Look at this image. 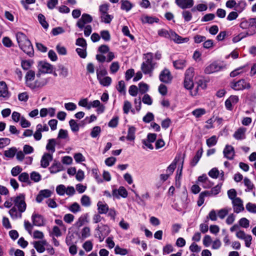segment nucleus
Returning <instances> with one entry per match:
<instances>
[{"mask_svg": "<svg viewBox=\"0 0 256 256\" xmlns=\"http://www.w3.org/2000/svg\"><path fill=\"white\" fill-rule=\"evenodd\" d=\"M16 38L19 47L26 54L30 55L32 54L33 47L26 36L21 32L16 34Z\"/></svg>", "mask_w": 256, "mask_h": 256, "instance_id": "1", "label": "nucleus"}, {"mask_svg": "<svg viewBox=\"0 0 256 256\" xmlns=\"http://www.w3.org/2000/svg\"><path fill=\"white\" fill-rule=\"evenodd\" d=\"M153 54L148 52L144 54L145 60L142 63L141 70L145 74H148L151 76L154 68V63L152 62Z\"/></svg>", "mask_w": 256, "mask_h": 256, "instance_id": "2", "label": "nucleus"}, {"mask_svg": "<svg viewBox=\"0 0 256 256\" xmlns=\"http://www.w3.org/2000/svg\"><path fill=\"white\" fill-rule=\"evenodd\" d=\"M240 26L243 29L249 30V32H246V35L251 36L254 34L256 30V18L244 20L240 23Z\"/></svg>", "mask_w": 256, "mask_h": 256, "instance_id": "3", "label": "nucleus"}, {"mask_svg": "<svg viewBox=\"0 0 256 256\" xmlns=\"http://www.w3.org/2000/svg\"><path fill=\"white\" fill-rule=\"evenodd\" d=\"M230 86L235 90H242L244 89H250L251 88L250 83L244 79H240L238 81H232L230 84Z\"/></svg>", "mask_w": 256, "mask_h": 256, "instance_id": "4", "label": "nucleus"}, {"mask_svg": "<svg viewBox=\"0 0 256 256\" xmlns=\"http://www.w3.org/2000/svg\"><path fill=\"white\" fill-rule=\"evenodd\" d=\"M54 70L53 66L45 62H40L38 64L37 77H40L42 74H52Z\"/></svg>", "mask_w": 256, "mask_h": 256, "instance_id": "5", "label": "nucleus"}, {"mask_svg": "<svg viewBox=\"0 0 256 256\" xmlns=\"http://www.w3.org/2000/svg\"><path fill=\"white\" fill-rule=\"evenodd\" d=\"M14 207L17 208L21 212H24L26 210V204L25 202L24 196L20 194L14 197Z\"/></svg>", "mask_w": 256, "mask_h": 256, "instance_id": "6", "label": "nucleus"}, {"mask_svg": "<svg viewBox=\"0 0 256 256\" xmlns=\"http://www.w3.org/2000/svg\"><path fill=\"white\" fill-rule=\"evenodd\" d=\"M194 69L189 68L186 72V76L184 82V86L188 90H191L194 86Z\"/></svg>", "mask_w": 256, "mask_h": 256, "instance_id": "7", "label": "nucleus"}, {"mask_svg": "<svg viewBox=\"0 0 256 256\" xmlns=\"http://www.w3.org/2000/svg\"><path fill=\"white\" fill-rule=\"evenodd\" d=\"M98 232L100 241L102 242L106 236L110 232V227L106 224H102L98 225L96 228Z\"/></svg>", "mask_w": 256, "mask_h": 256, "instance_id": "8", "label": "nucleus"}, {"mask_svg": "<svg viewBox=\"0 0 256 256\" xmlns=\"http://www.w3.org/2000/svg\"><path fill=\"white\" fill-rule=\"evenodd\" d=\"M92 20V18L91 16L87 14H84L78 21L76 26L80 29H82L86 24L90 23Z\"/></svg>", "mask_w": 256, "mask_h": 256, "instance_id": "9", "label": "nucleus"}, {"mask_svg": "<svg viewBox=\"0 0 256 256\" xmlns=\"http://www.w3.org/2000/svg\"><path fill=\"white\" fill-rule=\"evenodd\" d=\"M223 68H224V66L216 62H214L206 68L204 72L206 74H210L214 72H219Z\"/></svg>", "mask_w": 256, "mask_h": 256, "instance_id": "10", "label": "nucleus"}, {"mask_svg": "<svg viewBox=\"0 0 256 256\" xmlns=\"http://www.w3.org/2000/svg\"><path fill=\"white\" fill-rule=\"evenodd\" d=\"M232 202V208L234 212L238 214L244 210V206L242 200L238 198L234 199Z\"/></svg>", "mask_w": 256, "mask_h": 256, "instance_id": "11", "label": "nucleus"}, {"mask_svg": "<svg viewBox=\"0 0 256 256\" xmlns=\"http://www.w3.org/2000/svg\"><path fill=\"white\" fill-rule=\"evenodd\" d=\"M160 80L164 83H170L172 80V76L168 69L164 68L160 74Z\"/></svg>", "mask_w": 256, "mask_h": 256, "instance_id": "12", "label": "nucleus"}, {"mask_svg": "<svg viewBox=\"0 0 256 256\" xmlns=\"http://www.w3.org/2000/svg\"><path fill=\"white\" fill-rule=\"evenodd\" d=\"M176 4L182 9H187L192 8L194 4V0H175Z\"/></svg>", "mask_w": 256, "mask_h": 256, "instance_id": "13", "label": "nucleus"}, {"mask_svg": "<svg viewBox=\"0 0 256 256\" xmlns=\"http://www.w3.org/2000/svg\"><path fill=\"white\" fill-rule=\"evenodd\" d=\"M112 194L116 198H120V196L126 198L128 196V192L124 186H120L118 190H113Z\"/></svg>", "mask_w": 256, "mask_h": 256, "instance_id": "14", "label": "nucleus"}, {"mask_svg": "<svg viewBox=\"0 0 256 256\" xmlns=\"http://www.w3.org/2000/svg\"><path fill=\"white\" fill-rule=\"evenodd\" d=\"M52 194V192L49 190H41L36 198V201L40 203L44 198H50Z\"/></svg>", "mask_w": 256, "mask_h": 256, "instance_id": "15", "label": "nucleus"}, {"mask_svg": "<svg viewBox=\"0 0 256 256\" xmlns=\"http://www.w3.org/2000/svg\"><path fill=\"white\" fill-rule=\"evenodd\" d=\"M90 109L92 108H97L96 111L98 114H102L105 110V106L104 105L101 104L99 100H94L92 102H90Z\"/></svg>", "mask_w": 256, "mask_h": 256, "instance_id": "16", "label": "nucleus"}, {"mask_svg": "<svg viewBox=\"0 0 256 256\" xmlns=\"http://www.w3.org/2000/svg\"><path fill=\"white\" fill-rule=\"evenodd\" d=\"M52 154L50 153H44L40 160L42 167L46 168L49 166L50 162L52 160Z\"/></svg>", "mask_w": 256, "mask_h": 256, "instance_id": "17", "label": "nucleus"}, {"mask_svg": "<svg viewBox=\"0 0 256 256\" xmlns=\"http://www.w3.org/2000/svg\"><path fill=\"white\" fill-rule=\"evenodd\" d=\"M223 154L226 158L230 160H232L234 156V148L232 146L226 145L224 150Z\"/></svg>", "mask_w": 256, "mask_h": 256, "instance_id": "18", "label": "nucleus"}, {"mask_svg": "<svg viewBox=\"0 0 256 256\" xmlns=\"http://www.w3.org/2000/svg\"><path fill=\"white\" fill-rule=\"evenodd\" d=\"M33 224L36 226H42L44 225V219L42 216L34 213L32 216Z\"/></svg>", "mask_w": 256, "mask_h": 256, "instance_id": "19", "label": "nucleus"}, {"mask_svg": "<svg viewBox=\"0 0 256 256\" xmlns=\"http://www.w3.org/2000/svg\"><path fill=\"white\" fill-rule=\"evenodd\" d=\"M170 39L177 44H182L187 42L189 40L188 38H183L178 35L176 33L172 30L171 32Z\"/></svg>", "mask_w": 256, "mask_h": 256, "instance_id": "20", "label": "nucleus"}, {"mask_svg": "<svg viewBox=\"0 0 256 256\" xmlns=\"http://www.w3.org/2000/svg\"><path fill=\"white\" fill-rule=\"evenodd\" d=\"M89 222V216L88 214H84L81 215L74 225L77 228H80Z\"/></svg>", "mask_w": 256, "mask_h": 256, "instance_id": "21", "label": "nucleus"}, {"mask_svg": "<svg viewBox=\"0 0 256 256\" xmlns=\"http://www.w3.org/2000/svg\"><path fill=\"white\" fill-rule=\"evenodd\" d=\"M49 79L44 78L42 80H36L35 82H33L30 86L32 87H29L32 90H34L38 88H40L47 84L48 82Z\"/></svg>", "mask_w": 256, "mask_h": 256, "instance_id": "22", "label": "nucleus"}, {"mask_svg": "<svg viewBox=\"0 0 256 256\" xmlns=\"http://www.w3.org/2000/svg\"><path fill=\"white\" fill-rule=\"evenodd\" d=\"M34 246L36 250L40 253L43 252L45 250L44 246L47 245V242L46 240L34 242Z\"/></svg>", "mask_w": 256, "mask_h": 256, "instance_id": "23", "label": "nucleus"}, {"mask_svg": "<svg viewBox=\"0 0 256 256\" xmlns=\"http://www.w3.org/2000/svg\"><path fill=\"white\" fill-rule=\"evenodd\" d=\"M35 78V72L32 70H29L26 72L25 79L26 84L28 87H32L31 84L33 82L32 81L34 80Z\"/></svg>", "mask_w": 256, "mask_h": 256, "instance_id": "24", "label": "nucleus"}, {"mask_svg": "<svg viewBox=\"0 0 256 256\" xmlns=\"http://www.w3.org/2000/svg\"><path fill=\"white\" fill-rule=\"evenodd\" d=\"M9 93L6 82H0V98H8Z\"/></svg>", "mask_w": 256, "mask_h": 256, "instance_id": "25", "label": "nucleus"}, {"mask_svg": "<svg viewBox=\"0 0 256 256\" xmlns=\"http://www.w3.org/2000/svg\"><path fill=\"white\" fill-rule=\"evenodd\" d=\"M246 128H239L234 134V137L238 140H241L245 138V133Z\"/></svg>", "mask_w": 256, "mask_h": 256, "instance_id": "26", "label": "nucleus"}, {"mask_svg": "<svg viewBox=\"0 0 256 256\" xmlns=\"http://www.w3.org/2000/svg\"><path fill=\"white\" fill-rule=\"evenodd\" d=\"M158 19L156 17L150 16L146 15L142 16L141 18L142 22L143 24H152L154 22H158Z\"/></svg>", "mask_w": 256, "mask_h": 256, "instance_id": "27", "label": "nucleus"}, {"mask_svg": "<svg viewBox=\"0 0 256 256\" xmlns=\"http://www.w3.org/2000/svg\"><path fill=\"white\" fill-rule=\"evenodd\" d=\"M8 212L11 218L12 219L16 220L21 218L22 216V214L23 212H20L18 209L17 210L16 208L14 206L9 210Z\"/></svg>", "mask_w": 256, "mask_h": 256, "instance_id": "28", "label": "nucleus"}, {"mask_svg": "<svg viewBox=\"0 0 256 256\" xmlns=\"http://www.w3.org/2000/svg\"><path fill=\"white\" fill-rule=\"evenodd\" d=\"M51 174H56L63 170L62 164L59 162H54L49 168Z\"/></svg>", "mask_w": 256, "mask_h": 256, "instance_id": "29", "label": "nucleus"}, {"mask_svg": "<svg viewBox=\"0 0 256 256\" xmlns=\"http://www.w3.org/2000/svg\"><path fill=\"white\" fill-rule=\"evenodd\" d=\"M98 213L100 214H105L108 211V204L102 202H98L97 204Z\"/></svg>", "mask_w": 256, "mask_h": 256, "instance_id": "30", "label": "nucleus"}, {"mask_svg": "<svg viewBox=\"0 0 256 256\" xmlns=\"http://www.w3.org/2000/svg\"><path fill=\"white\" fill-rule=\"evenodd\" d=\"M120 4L121 9L126 12L130 11L134 6L128 0H122Z\"/></svg>", "mask_w": 256, "mask_h": 256, "instance_id": "31", "label": "nucleus"}, {"mask_svg": "<svg viewBox=\"0 0 256 256\" xmlns=\"http://www.w3.org/2000/svg\"><path fill=\"white\" fill-rule=\"evenodd\" d=\"M56 144V141L55 139L52 138L48 140V142L46 146V149L48 150L50 154H52L55 152V146Z\"/></svg>", "mask_w": 256, "mask_h": 256, "instance_id": "32", "label": "nucleus"}, {"mask_svg": "<svg viewBox=\"0 0 256 256\" xmlns=\"http://www.w3.org/2000/svg\"><path fill=\"white\" fill-rule=\"evenodd\" d=\"M206 114V110L204 108H198L192 111V114L196 118H199Z\"/></svg>", "mask_w": 256, "mask_h": 256, "instance_id": "33", "label": "nucleus"}, {"mask_svg": "<svg viewBox=\"0 0 256 256\" xmlns=\"http://www.w3.org/2000/svg\"><path fill=\"white\" fill-rule=\"evenodd\" d=\"M58 70L59 72V76L62 78H66L68 76V68L63 65L58 66Z\"/></svg>", "mask_w": 256, "mask_h": 256, "instance_id": "34", "label": "nucleus"}, {"mask_svg": "<svg viewBox=\"0 0 256 256\" xmlns=\"http://www.w3.org/2000/svg\"><path fill=\"white\" fill-rule=\"evenodd\" d=\"M17 149L15 147H12L4 152V155L8 158H13L16 154Z\"/></svg>", "mask_w": 256, "mask_h": 256, "instance_id": "35", "label": "nucleus"}, {"mask_svg": "<svg viewBox=\"0 0 256 256\" xmlns=\"http://www.w3.org/2000/svg\"><path fill=\"white\" fill-rule=\"evenodd\" d=\"M100 84L104 86H108L110 85L112 80L110 77L106 76L98 80Z\"/></svg>", "mask_w": 256, "mask_h": 256, "instance_id": "36", "label": "nucleus"}, {"mask_svg": "<svg viewBox=\"0 0 256 256\" xmlns=\"http://www.w3.org/2000/svg\"><path fill=\"white\" fill-rule=\"evenodd\" d=\"M171 32H172V30H168L166 29L162 28L158 31V35L160 36L164 37L166 38H170Z\"/></svg>", "mask_w": 256, "mask_h": 256, "instance_id": "37", "label": "nucleus"}, {"mask_svg": "<svg viewBox=\"0 0 256 256\" xmlns=\"http://www.w3.org/2000/svg\"><path fill=\"white\" fill-rule=\"evenodd\" d=\"M90 236V229L88 226L84 227L80 231V238L82 239H85Z\"/></svg>", "mask_w": 256, "mask_h": 256, "instance_id": "38", "label": "nucleus"}, {"mask_svg": "<svg viewBox=\"0 0 256 256\" xmlns=\"http://www.w3.org/2000/svg\"><path fill=\"white\" fill-rule=\"evenodd\" d=\"M174 67L176 69H182L186 66L185 60H178L173 62Z\"/></svg>", "mask_w": 256, "mask_h": 256, "instance_id": "39", "label": "nucleus"}, {"mask_svg": "<svg viewBox=\"0 0 256 256\" xmlns=\"http://www.w3.org/2000/svg\"><path fill=\"white\" fill-rule=\"evenodd\" d=\"M136 128L134 126H130L126 138L128 140L133 141L135 139Z\"/></svg>", "mask_w": 256, "mask_h": 256, "instance_id": "40", "label": "nucleus"}, {"mask_svg": "<svg viewBox=\"0 0 256 256\" xmlns=\"http://www.w3.org/2000/svg\"><path fill=\"white\" fill-rule=\"evenodd\" d=\"M68 209L70 211L74 214L81 211V208L80 205L76 202L68 206Z\"/></svg>", "mask_w": 256, "mask_h": 256, "instance_id": "41", "label": "nucleus"}, {"mask_svg": "<svg viewBox=\"0 0 256 256\" xmlns=\"http://www.w3.org/2000/svg\"><path fill=\"white\" fill-rule=\"evenodd\" d=\"M96 78L98 80L104 77L107 74V71L106 69L102 66H100L96 70Z\"/></svg>", "mask_w": 256, "mask_h": 256, "instance_id": "42", "label": "nucleus"}, {"mask_svg": "<svg viewBox=\"0 0 256 256\" xmlns=\"http://www.w3.org/2000/svg\"><path fill=\"white\" fill-rule=\"evenodd\" d=\"M244 186L246 187V192L251 191L254 188V185L252 181L246 177L244 178Z\"/></svg>", "mask_w": 256, "mask_h": 256, "instance_id": "43", "label": "nucleus"}, {"mask_svg": "<svg viewBox=\"0 0 256 256\" xmlns=\"http://www.w3.org/2000/svg\"><path fill=\"white\" fill-rule=\"evenodd\" d=\"M81 204L86 207H88L90 206L91 202L90 198L86 195H84L82 196L80 199Z\"/></svg>", "mask_w": 256, "mask_h": 256, "instance_id": "44", "label": "nucleus"}, {"mask_svg": "<svg viewBox=\"0 0 256 256\" xmlns=\"http://www.w3.org/2000/svg\"><path fill=\"white\" fill-rule=\"evenodd\" d=\"M222 187V184H217L216 186L214 187L210 191H208L209 194L208 196H215L218 194L220 192Z\"/></svg>", "mask_w": 256, "mask_h": 256, "instance_id": "45", "label": "nucleus"}, {"mask_svg": "<svg viewBox=\"0 0 256 256\" xmlns=\"http://www.w3.org/2000/svg\"><path fill=\"white\" fill-rule=\"evenodd\" d=\"M120 64L118 62H114L112 63L110 66V72L112 74H116L120 69Z\"/></svg>", "mask_w": 256, "mask_h": 256, "instance_id": "46", "label": "nucleus"}, {"mask_svg": "<svg viewBox=\"0 0 256 256\" xmlns=\"http://www.w3.org/2000/svg\"><path fill=\"white\" fill-rule=\"evenodd\" d=\"M230 210V208H224L219 210L217 214L218 216L222 220L224 219L228 214Z\"/></svg>", "mask_w": 256, "mask_h": 256, "instance_id": "47", "label": "nucleus"}, {"mask_svg": "<svg viewBox=\"0 0 256 256\" xmlns=\"http://www.w3.org/2000/svg\"><path fill=\"white\" fill-rule=\"evenodd\" d=\"M78 104L79 106L84 107L87 110H90V102L87 98L80 99L78 102Z\"/></svg>", "mask_w": 256, "mask_h": 256, "instance_id": "48", "label": "nucleus"}, {"mask_svg": "<svg viewBox=\"0 0 256 256\" xmlns=\"http://www.w3.org/2000/svg\"><path fill=\"white\" fill-rule=\"evenodd\" d=\"M218 142V138L216 136H213L206 140V143L208 147H212L215 146Z\"/></svg>", "mask_w": 256, "mask_h": 256, "instance_id": "49", "label": "nucleus"}, {"mask_svg": "<svg viewBox=\"0 0 256 256\" xmlns=\"http://www.w3.org/2000/svg\"><path fill=\"white\" fill-rule=\"evenodd\" d=\"M209 192L208 191H204L200 194L199 196L198 200V205L200 206H201L204 202V197L208 196Z\"/></svg>", "mask_w": 256, "mask_h": 256, "instance_id": "50", "label": "nucleus"}, {"mask_svg": "<svg viewBox=\"0 0 256 256\" xmlns=\"http://www.w3.org/2000/svg\"><path fill=\"white\" fill-rule=\"evenodd\" d=\"M138 90L142 94H145L149 89L148 86L146 84L142 82L138 84Z\"/></svg>", "mask_w": 256, "mask_h": 256, "instance_id": "51", "label": "nucleus"}, {"mask_svg": "<svg viewBox=\"0 0 256 256\" xmlns=\"http://www.w3.org/2000/svg\"><path fill=\"white\" fill-rule=\"evenodd\" d=\"M101 132V128L99 126L94 127L90 132V136L93 138L98 137Z\"/></svg>", "mask_w": 256, "mask_h": 256, "instance_id": "52", "label": "nucleus"}, {"mask_svg": "<svg viewBox=\"0 0 256 256\" xmlns=\"http://www.w3.org/2000/svg\"><path fill=\"white\" fill-rule=\"evenodd\" d=\"M114 252L116 254L125 256L128 254V250L126 248H120L118 246H116L114 248Z\"/></svg>", "mask_w": 256, "mask_h": 256, "instance_id": "53", "label": "nucleus"}, {"mask_svg": "<svg viewBox=\"0 0 256 256\" xmlns=\"http://www.w3.org/2000/svg\"><path fill=\"white\" fill-rule=\"evenodd\" d=\"M208 6L206 4H197L194 8L192 9V12H195L196 10H198L199 12H203L207 10Z\"/></svg>", "mask_w": 256, "mask_h": 256, "instance_id": "54", "label": "nucleus"}, {"mask_svg": "<svg viewBox=\"0 0 256 256\" xmlns=\"http://www.w3.org/2000/svg\"><path fill=\"white\" fill-rule=\"evenodd\" d=\"M244 67H240L234 70L230 73V76L234 78L241 74H242L246 71L244 70Z\"/></svg>", "mask_w": 256, "mask_h": 256, "instance_id": "55", "label": "nucleus"}, {"mask_svg": "<svg viewBox=\"0 0 256 256\" xmlns=\"http://www.w3.org/2000/svg\"><path fill=\"white\" fill-rule=\"evenodd\" d=\"M240 226L244 228H248L250 226V221L246 218H242L238 220Z\"/></svg>", "mask_w": 256, "mask_h": 256, "instance_id": "56", "label": "nucleus"}, {"mask_svg": "<svg viewBox=\"0 0 256 256\" xmlns=\"http://www.w3.org/2000/svg\"><path fill=\"white\" fill-rule=\"evenodd\" d=\"M182 14L185 22H190L192 19V14L188 10H184L182 11Z\"/></svg>", "mask_w": 256, "mask_h": 256, "instance_id": "57", "label": "nucleus"}, {"mask_svg": "<svg viewBox=\"0 0 256 256\" xmlns=\"http://www.w3.org/2000/svg\"><path fill=\"white\" fill-rule=\"evenodd\" d=\"M102 21L106 24H109L112 21L113 16L108 14V13L100 15Z\"/></svg>", "mask_w": 256, "mask_h": 256, "instance_id": "58", "label": "nucleus"}, {"mask_svg": "<svg viewBox=\"0 0 256 256\" xmlns=\"http://www.w3.org/2000/svg\"><path fill=\"white\" fill-rule=\"evenodd\" d=\"M116 90L121 94H124L126 93V86L124 80L118 82Z\"/></svg>", "mask_w": 256, "mask_h": 256, "instance_id": "59", "label": "nucleus"}, {"mask_svg": "<svg viewBox=\"0 0 256 256\" xmlns=\"http://www.w3.org/2000/svg\"><path fill=\"white\" fill-rule=\"evenodd\" d=\"M202 155V152L198 151L196 153V156L191 161V165L192 166H195L200 160Z\"/></svg>", "mask_w": 256, "mask_h": 256, "instance_id": "60", "label": "nucleus"}, {"mask_svg": "<svg viewBox=\"0 0 256 256\" xmlns=\"http://www.w3.org/2000/svg\"><path fill=\"white\" fill-rule=\"evenodd\" d=\"M102 38L106 42H108L110 40V35L108 30H102L100 32Z\"/></svg>", "mask_w": 256, "mask_h": 256, "instance_id": "61", "label": "nucleus"}, {"mask_svg": "<svg viewBox=\"0 0 256 256\" xmlns=\"http://www.w3.org/2000/svg\"><path fill=\"white\" fill-rule=\"evenodd\" d=\"M246 210L251 213H256V204L248 202L246 206Z\"/></svg>", "mask_w": 256, "mask_h": 256, "instance_id": "62", "label": "nucleus"}, {"mask_svg": "<svg viewBox=\"0 0 256 256\" xmlns=\"http://www.w3.org/2000/svg\"><path fill=\"white\" fill-rule=\"evenodd\" d=\"M246 4L244 2L240 1L238 3H236V6L235 10L238 12H241L245 8Z\"/></svg>", "mask_w": 256, "mask_h": 256, "instance_id": "63", "label": "nucleus"}, {"mask_svg": "<svg viewBox=\"0 0 256 256\" xmlns=\"http://www.w3.org/2000/svg\"><path fill=\"white\" fill-rule=\"evenodd\" d=\"M70 128L72 132H76L79 130V126L74 120H70L69 122Z\"/></svg>", "mask_w": 256, "mask_h": 256, "instance_id": "64", "label": "nucleus"}]
</instances>
